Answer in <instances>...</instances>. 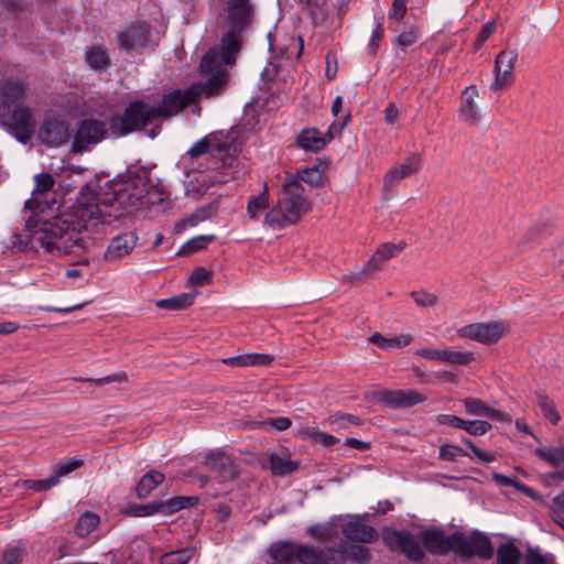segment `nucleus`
Listing matches in <instances>:
<instances>
[{
  "mask_svg": "<svg viewBox=\"0 0 564 564\" xmlns=\"http://www.w3.org/2000/svg\"><path fill=\"white\" fill-rule=\"evenodd\" d=\"M491 429V424L484 420L465 421L464 431L474 436H481Z\"/></svg>",
  "mask_w": 564,
  "mask_h": 564,
  "instance_id": "nucleus-50",
  "label": "nucleus"
},
{
  "mask_svg": "<svg viewBox=\"0 0 564 564\" xmlns=\"http://www.w3.org/2000/svg\"><path fill=\"white\" fill-rule=\"evenodd\" d=\"M327 422L333 430L338 431L346 429L348 424L360 425L361 420L358 416L348 413H336L327 419Z\"/></svg>",
  "mask_w": 564,
  "mask_h": 564,
  "instance_id": "nucleus-43",
  "label": "nucleus"
},
{
  "mask_svg": "<svg viewBox=\"0 0 564 564\" xmlns=\"http://www.w3.org/2000/svg\"><path fill=\"white\" fill-rule=\"evenodd\" d=\"M127 379H128L127 373L122 371V372L109 375V376L98 378V379L76 378L75 380L79 381V382H91V383H95L96 386H105V384H109L112 382H124V381H127Z\"/></svg>",
  "mask_w": 564,
  "mask_h": 564,
  "instance_id": "nucleus-51",
  "label": "nucleus"
},
{
  "mask_svg": "<svg viewBox=\"0 0 564 564\" xmlns=\"http://www.w3.org/2000/svg\"><path fill=\"white\" fill-rule=\"evenodd\" d=\"M193 553L194 551L192 549H182L165 553L161 557V564H187Z\"/></svg>",
  "mask_w": 564,
  "mask_h": 564,
  "instance_id": "nucleus-44",
  "label": "nucleus"
},
{
  "mask_svg": "<svg viewBox=\"0 0 564 564\" xmlns=\"http://www.w3.org/2000/svg\"><path fill=\"white\" fill-rule=\"evenodd\" d=\"M299 462H294L288 454H272L270 456V469L274 476H285L299 468Z\"/></svg>",
  "mask_w": 564,
  "mask_h": 564,
  "instance_id": "nucleus-31",
  "label": "nucleus"
},
{
  "mask_svg": "<svg viewBox=\"0 0 564 564\" xmlns=\"http://www.w3.org/2000/svg\"><path fill=\"white\" fill-rule=\"evenodd\" d=\"M209 272L204 267L196 268L189 276L193 285H203L209 280Z\"/></svg>",
  "mask_w": 564,
  "mask_h": 564,
  "instance_id": "nucleus-62",
  "label": "nucleus"
},
{
  "mask_svg": "<svg viewBox=\"0 0 564 564\" xmlns=\"http://www.w3.org/2000/svg\"><path fill=\"white\" fill-rule=\"evenodd\" d=\"M335 550H338V564H345L348 560L357 564H366L371 560L370 550L362 545H348L346 542H340Z\"/></svg>",
  "mask_w": 564,
  "mask_h": 564,
  "instance_id": "nucleus-26",
  "label": "nucleus"
},
{
  "mask_svg": "<svg viewBox=\"0 0 564 564\" xmlns=\"http://www.w3.org/2000/svg\"><path fill=\"white\" fill-rule=\"evenodd\" d=\"M333 524L338 525L343 535L349 541L372 543L379 538L377 530L358 517L338 516L333 518Z\"/></svg>",
  "mask_w": 564,
  "mask_h": 564,
  "instance_id": "nucleus-13",
  "label": "nucleus"
},
{
  "mask_svg": "<svg viewBox=\"0 0 564 564\" xmlns=\"http://www.w3.org/2000/svg\"><path fill=\"white\" fill-rule=\"evenodd\" d=\"M369 341L378 345L383 349L402 348L411 344L412 336L410 334H403L398 337L386 338L381 334L375 333L369 338Z\"/></svg>",
  "mask_w": 564,
  "mask_h": 564,
  "instance_id": "nucleus-33",
  "label": "nucleus"
},
{
  "mask_svg": "<svg viewBox=\"0 0 564 564\" xmlns=\"http://www.w3.org/2000/svg\"><path fill=\"white\" fill-rule=\"evenodd\" d=\"M297 144L306 151L317 152L326 145V139H324L321 132L315 129H304L297 135Z\"/></svg>",
  "mask_w": 564,
  "mask_h": 564,
  "instance_id": "nucleus-27",
  "label": "nucleus"
},
{
  "mask_svg": "<svg viewBox=\"0 0 564 564\" xmlns=\"http://www.w3.org/2000/svg\"><path fill=\"white\" fill-rule=\"evenodd\" d=\"M305 2L310 8L314 21L323 22L326 19V12L321 8L322 0H301Z\"/></svg>",
  "mask_w": 564,
  "mask_h": 564,
  "instance_id": "nucleus-59",
  "label": "nucleus"
},
{
  "mask_svg": "<svg viewBox=\"0 0 564 564\" xmlns=\"http://www.w3.org/2000/svg\"><path fill=\"white\" fill-rule=\"evenodd\" d=\"M271 564H338L335 546L317 550L311 545L282 542L271 546Z\"/></svg>",
  "mask_w": 564,
  "mask_h": 564,
  "instance_id": "nucleus-6",
  "label": "nucleus"
},
{
  "mask_svg": "<svg viewBox=\"0 0 564 564\" xmlns=\"http://www.w3.org/2000/svg\"><path fill=\"white\" fill-rule=\"evenodd\" d=\"M338 525L333 524V519L327 524H317L308 528V533L316 540H327L337 535Z\"/></svg>",
  "mask_w": 564,
  "mask_h": 564,
  "instance_id": "nucleus-42",
  "label": "nucleus"
},
{
  "mask_svg": "<svg viewBox=\"0 0 564 564\" xmlns=\"http://www.w3.org/2000/svg\"><path fill=\"white\" fill-rule=\"evenodd\" d=\"M421 167V155L412 153L400 166L391 167L384 176V187L390 188L395 184L415 174Z\"/></svg>",
  "mask_w": 564,
  "mask_h": 564,
  "instance_id": "nucleus-22",
  "label": "nucleus"
},
{
  "mask_svg": "<svg viewBox=\"0 0 564 564\" xmlns=\"http://www.w3.org/2000/svg\"><path fill=\"white\" fill-rule=\"evenodd\" d=\"M465 412L474 416H490L496 421L510 423L511 416L502 411L489 408L482 400L467 398L463 401Z\"/></svg>",
  "mask_w": 564,
  "mask_h": 564,
  "instance_id": "nucleus-25",
  "label": "nucleus"
},
{
  "mask_svg": "<svg viewBox=\"0 0 564 564\" xmlns=\"http://www.w3.org/2000/svg\"><path fill=\"white\" fill-rule=\"evenodd\" d=\"M452 552L460 558H471L478 556L489 560L494 556V547L490 539L478 531H474L469 535L462 532L452 534Z\"/></svg>",
  "mask_w": 564,
  "mask_h": 564,
  "instance_id": "nucleus-8",
  "label": "nucleus"
},
{
  "mask_svg": "<svg viewBox=\"0 0 564 564\" xmlns=\"http://www.w3.org/2000/svg\"><path fill=\"white\" fill-rule=\"evenodd\" d=\"M270 205L268 185H263L262 192L258 196H252L247 203V214L250 219H258Z\"/></svg>",
  "mask_w": 564,
  "mask_h": 564,
  "instance_id": "nucleus-32",
  "label": "nucleus"
},
{
  "mask_svg": "<svg viewBox=\"0 0 564 564\" xmlns=\"http://www.w3.org/2000/svg\"><path fill=\"white\" fill-rule=\"evenodd\" d=\"M463 443L466 444L473 452V454L482 463H492L496 460V456L492 453L485 452L477 447L474 442L469 438H463Z\"/></svg>",
  "mask_w": 564,
  "mask_h": 564,
  "instance_id": "nucleus-58",
  "label": "nucleus"
},
{
  "mask_svg": "<svg viewBox=\"0 0 564 564\" xmlns=\"http://www.w3.org/2000/svg\"><path fill=\"white\" fill-rule=\"evenodd\" d=\"M311 209L305 186L288 174L276 204L264 216V224L272 229H282L297 224Z\"/></svg>",
  "mask_w": 564,
  "mask_h": 564,
  "instance_id": "nucleus-3",
  "label": "nucleus"
},
{
  "mask_svg": "<svg viewBox=\"0 0 564 564\" xmlns=\"http://www.w3.org/2000/svg\"><path fill=\"white\" fill-rule=\"evenodd\" d=\"M474 360V354L470 351L442 349V361L451 365H468Z\"/></svg>",
  "mask_w": 564,
  "mask_h": 564,
  "instance_id": "nucleus-38",
  "label": "nucleus"
},
{
  "mask_svg": "<svg viewBox=\"0 0 564 564\" xmlns=\"http://www.w3.org/2000/svg\"><path fill=\"white\" fill-rule=\"evenodd\" d=\"M149 40V26L145 23L129 25L119 34V45L124 51L139 50Z\"/></svg>",
  "mask_w": 564,
  "mask_h": 564,
  "instance_id": "nucleus-21",
  "label": "nucleus"
},
{
  "mask_svg": "<svg viewBox=\"0 0 564 564\" xmlns=\"http://www.w3.org/2000/svg\"><path fill=\"white\" fill-rule=\"evenodd\" d=\"M195 295L192 293H182L170 299L159 300L156 306L163 310H183L194 303Z\"/></svg>",
  "mask_w": 564,
  "mask_h": 564,
  "instance_id": "nucleus-35",
  "label": "nucleus"
},
{
  "mask_svg": "<svg viewBox=\"0 0 564 564\" xmlns=\"http://www.w3.org/2000/svg\"><path fill=\"white\" fill-rule=\"evenodd\" d=\"M69 137L68 126L64 121L54 118L45 120L40 130V139L51 147L66 143Z\"/></svg>",
  "mask_w": 564,
  "mask_h": 564,
  "instance_id": "nucleus-19",
  "label": "nucleus"
},
{
  "mask_svg": "<svg viewBox=\"0 0 564 564\" xmlns=\"http://www.w3.org/2000/svg\"><path fill=\"white\" fill-rule=\"evenodd\" d=\"M411 297L419 306L424 308L433 307L437 304V296L424 291L412 292Z\"/></svg>",
  "mask_w": 564,
  "mask_h": 564,
  "instance_id": "nucleus-54",
  "label": "nucleus"
},
{
  "mask_svg": "<svg viewBox=\"0 0 564 564\" xmlns=\"http://www.w3.org/2000/svg\"><path fill=\"white\" fill-rule=\"evenodd\" d=\"M382 540L390 551L402 553L411 562L419 563L425 557L421 535L386 528L382 531Z\"/></svg>",
  "mask_w": 564,
  "mask_h": 564,
  "instance_id": "nucleus-9",
  "label": "nucleus"
},
{
  "mask_svg": "<svg viewBox=\"0 0 564 564\" xmlns=\"http://www.w3.org/2000/svg\"><path fill=\"white\" fill-rule=\"evenodd\" d=\"M300 184H306L310 188L317 187L322 183V175L316 167H307L296 175L291 174Z\"/></svg>",
  "mask_w": 564,
  "mask_h": 564,
  "instance_id": "nucleus-41",
  "label": "nucleus"
},
{
  "mask_svg": "<svg viewBox=\"0 0 564 564\" xmlns=\"http://www.w3.org/2000/svg\"><path fill=\"white\" fill-rule=\"evenodd\" d=\"M107 131L105 121L97 119L83 120L74 134L72 151L82 153L89 150L107 137Z\"/></svg>",
  "mask_w": 564,
  "mask_h": 564,
  "instance_id": "nucleus-12",
  "label": "nucleus"
},
{
  "mask_svg": "<svg viewBox=\"0 0 564 564\" xmlns=\"http://www.w3.org/2000/svg\"><path fill=\"white\" fill-rule=\"evenodd\" d=\"M508 333V325L505 322L473 323L457 329L462 338L475 340L484 345H492L503 338Z\"/></svg>",
  "mask_w": 564,
  "mask_h": 564,
  "instance_id": "nucleus-11",
  "label": "nucleus"
},
{
  "mask_svg": "<svg viewBox=\"0 0 564 564\" xmlns=\"http://www.w3.org/2000/svg\"><path fill=\"white\" fill-rule=\"evenodd\" d=\"M303 52V41L301 37H290V44L282 51V55L288 59H299Z\"/></svg>",
  "mask_w": 564,
  "mask_h": 564,
  "instance_id": "nucleus-53",
  "label": "nucleus"
},
{
  "mask_svg": "<svg viewBox=\"0 0 564 564\" xmlns=\"http://www.w3.org/2000/svg\"><path fill=\"white\" fill-rule=\"evenodd\" d=\"M197 497H174L166 501L159 500V512L164 516H171L182 509L193 507L197 503Z\"/></svg>",
  "mask_w": 564,
  "mask_h": 564,
  "instance_id": "nucleus-30",
  "label": "nucleus"
},
{
  "mask_svg": "<svg viewBox=\"0 0 564 564\" xmlns=\"http://www.w3.org/2000/svg\"><path fill=\"white\" fill-rule=\"evenodd\" d=\"M421 37L420 30L415 26H411L406 30H404L402 33H400L395 43L401 47H409L414 45L419 39Z\"/></svg>",
  "mask_w": 564,
  "mask_h": 564,
  "instance_id": "nucleus-47",
  "label": "nucleus"
},
{
  "mask_svg": "<svg viewBox=\"0 0 564 564\" xmlns=\"http://www.w3.org/2000/svg\"><path fill=\"white\" fill-rule=\"evenodd\" d=\"M144 172L141 174L128 172L113 180L107 181L102 186L85 184L74 197L65 198L56 209L41 197L54 186L55 180L50 173L35 175V186L32 197L25 202V207L41 214L52 212V226L57 249L68 251L80 241V232L93 230L98 225L111 224L119 218L149 207L153 202Z\"/></svg>",
  "mask_w": 564,
  "mask_h": 564,
  "instance_id": "nucleus-1",
  "label": "nucleus"
},
{
  "mask_svg": "<svg viewBox=\"0 0 564 564\" xmlns=\"http://www.w3.org/2000/svg\"><path fill=\"white\" fill-rule=\"evenodd\" d=\"M467 453L457 445L444 444L440 447V458L447 462H455L460 456H466Z\"/></svg>",
  "mask_w": 564,
  "mask_h": 564,
  "instance_id": "nucleus-52",
  "label": "nucleus"
},
{
  "mask_svg": "<svg viewBox=\"0 0 564 564\" xmlns=\"http://www.w3.org/2000/svg\"><path fill=\"white\" fill-rule=\"evenodd\" d=\"M535 454L552 466H564V448L542 449L536 448Z\"/></svg>",
  "mask_w": 564,
  "mask_h": 564,
  "instance_id": "nucleus-45",
  "label": "nucleus"
},
{
  "mask_svg": "<svg viewBox=\"0 0 564 564\" xmlns=\"http://www.w3.org/2000/svg\"><path fill=\"white\" fill-rule=\"evenodd\" d=\"M518 54L514 51H501L495 61V79L490 86L492 90H499L512 80L514 63Z\"/></svg>",
  "mask_w": 564,
  "mask_h": 564,
  "instance_id": "nucleus-16",
  "label": "nucleus"
},
{
  "mask_svg": "<svg viewBox=\"0 0 564 564\" xmlns=\"http://www.w3.org/2000/svg\"><path fill=\"white\" fill-rule=\"evenodd\" d=\"M0 122L22 143H26L35 130L33 113L29 107L23 105L0 110Z\"/></svg>",
  "mask_w": 564,
  "mask_h": 564,
  "instance_id": "nucleus-10",
  "label": "nucleus"
},
{
  "mask_svg": "<svg viewBox=\"0 0 564 564\" xmlns=\"http://www.w3.org/2000/svg\"><path fill=\"white\" fill-rule=\"evenodd\" d=\"M478 89L475 85L466 87L460 97L458 117L462 121L469 124H478L481 120V112L476 102Z\"/></svg>",
  "mask_w": 564,
  "mask_h": 564,
  "instance_id": "nucleus-17",
  "label": "nucleus"
},
{
  "mask_svg": "<svg viewBox=\"0 0 564 564\" xmlns=\"http://www.w3.org/2000/svg\"><path fill=\"white\" fill-rule=\"evenodd\" d=\"M372 399L384 406L393 409L410 408L425 401L424 395L412 389H382L375 391Z\"/></svg>",
  "mask_w": 564,
  "mask_h": 564,
  "instance_id": "nucleus-14",
  "label": "nucleus"
},
{
  "mask_svg": "<svg viewBox=\"0 0 564 564\" xmlns=\"http://www.w3.org/2000/svg\"><path fill=\"white\" fill-rule=\"evenodd\" d=\"M208 154L213 170L231 169L238 161V149L228 132H212L195 142L182 160H194Z\"/></svg>",
  "mask_w": 564,
  "mask_h": 564,
  "instance_id": "nucleus-5",
  "label": "nucleus"
},
{
  "mask_svg": "<svg viewBox=\"0 0 564 564\" xmlns=\"http://www.w3.org/2000/svg\"><path fill=\"white\" fill-rule=\"evenodd\" d=\"M212 216V207L205 206L196 209L192 215L188 217L182 219L177 225L176 228L184 229L186 227H194L198 225L202 221H205L209 219Z\"/></svg>",
  "mask_w": 564,
  "mask_h": 564,
  "instance_id": "nucleus-40",
  "label": "nucleus"
},
{
  "mask_svg": "<svg viewBox=\"0 0 564 564\" xmlns=\"http://www.w3.org/2000/svg\"><path fill=\"white\" fill-rule=\"evenodd\" d=\"M221 17L228 31L221 39L220 52L209 51L218 54V67L234 63V55L241 47L242 34L253 22L254 8L251 2H225Z\"/></svg>",
  "mask_w": 564,
  "mask_h": 564,
  "instance_id": "nucleus-4",
  "label": "nucleus"
},
{
  "mask_svg": "<svg viewBox=\"0 0 564 564\" xmlns=\"http://www.w3.org/2000/svg\"><path fill=\"white\" fill-rule=\"evenodd\" d=\"M406 14V0H393L392 9L389 13L390 18L402 20Z\"/></svg>",
  "mask_w": 564,
  "mask_h": 564,
  "instance_id": "nucleus-64",
  "label": "nucleus"
},
{
  "mask_svg": "<svg viewBox=\"0 0 564 564\" xmlns=\"http://www.w3.org/2000/svg\"><path fill=\"white\" fill-rule=\"evenodd\" d=\"M203 465L206 469L215 471L221 484L234 480L238 475L232 456L219 449L206 453L203 456Z\"/></svg>",
  "mask_w": 564,
  "mask_h": 564,
  "instance_id": "nucleus-15",
  "label": "nucleus"
},
{
  "mask_svg": "<svg viewBox=\"0 0 564 564\" xmlns=\"http://www.w3.org/2000/svg\"><path fill=\"white\" fill-rule=\"evenodd\" d=\"M23 550L20 545H9L2 556V564H21Z\"/></svg>",
  "mask_w": 564,
  "mask_h": 564,
  "instance_id": "nucleus-55",
  "label": "nucleus"
},
{
  "mask_svg": "<svg viewBox=\"0 0 564 564\" xmlns=\"http://www.w3.org/2000/svg\"><path fill=\"white\" fill-rule=\"evenodd\" d=\"M305 434L310 438L314 440L315 442H317L318 444H321L325 447H330V446L339 443V438H337L336 436L328 434V433L318 432L313 427L307 429Z\"/></svg>",
  "mask_w": 564,
  "mask_h": 564,
  "instance_id": "nucleus-49",
  "label": "nucleus"
},
{
  "mask_svg": "<svg viewBox=\"0 0 564 564\" xmlns=\"http://www.w3.org/2000/svg\"><path fill=\"white\" fill-rule=\"evenodd\" d=\"M247 359V366H269L273 360L274 357L272 355L268 354H256L250 352L246 354Z\"/></svg>",
  "mask_w": 564,
  "mask_h": 564,
  "instance_id": "nucleus-57",
  "label": "nucleus"
},
{
  "mask_svg": "<svg viewBox=\"0 0 564 564\" xmlns=\"http://www.w3.org/2000/svg\"><path fill=\"white\" fill-rule=\"evenodd\" d=\"M218 54L207 52L199 64V74L209 75L205 84H193L185 89H175L162 97L161 105L154 106L158 118H169L182 111L187 106L194 104L202 95L210 97L219 94L227 79V73L223 67H218Z\"/></svg>",
  "mask_w": 564,
  "mask_h": 564,
  "instance_id": "nucleus-2",
  "label": "nucleus"
},
{
  "mask_svg": "<svg viewBox=\"0 0 564 564\" xmlns=\"http://www.w3.org/2000/svg\"><path fill=\"white\" fill-rule=\"evenodd\" d=\"M291 420L285 416L269 419L263 422V425L265 427H272L279 432L288 430L291 426Z\"/></svg>",
  "mask_w": 564,
  "mask_h": 564,
  "instance_id": "nucleus-60",
  "label": "nucleus"
},
{
  "mask_svg": "<svg viewBox=\"0 0 564 564\" xmlns=\"http://www.w3.org/2000/svg\"><path fill=\"white\" fill-rule=\"evenodd\" d=\"M85 62L91 69L102 70L109 66L110 58L104 46L95 45L86 50Z\"/></svg>",
  "mask_w": 564,
  "mask_h": 564,
  "instance_id": "nucleus-28",
  "label": "nucleus"
},
{
  "mask_svg": "<svg viewBox=\"0 0 564 564\" xmlns=\"http://www.w3.org/2000/svg\"><path fill=\"white\" fill-rule=\"evenodd\" d=\"M465 421L456 415L451 414H441L437 416V422L440 424L449 425L456 429L464 430Z\"/></svg>",
  "mask_w": 564,
  "mask_h": 564,
  "instance_id": "nucleus-63",
  "label": "nucleus"
},
{
  "mask_svg": "<svg viewBox=\"0 0 564 564\" xmlns=\"http://www.w3.org/2000/svg\"><path fill=\"white\" fill-rule=\"evenodd\" d=\"M423 549L434 555H444L452 551V534L446 535L443 530L430 528L421 534Z\"/></svg>",
  "mask_w": 564,
  "mask_h": 564,
  "instance_id": "nucleus-18",
  "label": "nucleus"
},
{
  "mask_svg": "<svg viewBox=\"0 0 564 564\" xmlns=\"http://www.w3.org/2000/svg\"><path fill=\"white\" fill-rule=\"evenodd\" d=\"M25 85L20 80L6 79L0 84V110L21 105L25 97Z\"/></svg>",
  "mask_w": 564,
  "mask_h": 564,
  "instance_id": "nucleus-23",
  "label": "nucleus"
},
{
  "mask_svg": "<svg viewBox=\"0 0 564 564\" xmlns=\"http://www.w3.org/2000/svg\"><path fill=\"white\" fill-rule=\"evenodd\" d=\"M100 519L94 513L86 511L77 520L75 524V533L78 538H86L94 532L99 525Z\"/></svg>",
  "mask_w": 564,
  "mask_h": 564,
  "instance_id": "nucleus-34",
  "label": "nucleus"
},
{
  "mask_svg": "<svg viewBox=\"0 0 564 564\" xmlns=\"http://www.w3.org/2000/svg\"><path fill=\"white\" fill-rule=\"evenodd\" d=\"M404 248V241H400L399 243H382L367 261L362 268V273H371L379 270L386 261L395 258Z\"/></svg>",
  "mask_w": 564,
  "mask_h": 564,
  "instance_id": "nucleus-24",
  "label": "nucleus"
},
{
  "mask_svg": "<svg viewBox=\"0 0 564 564\" xmlns=\"http://www.w3.org/2000/svg\"><path fill=\"white\" fill-rule=\"evenodd\" d=\"M155 111L153 105H149L144 100H133L122 113L110 117L109 129L116 137H124L140 131L158 118Z\"/></svg>",
  "mask_w": 564,
  "mask_h": 564,
  "instance_id": "nucleus-7",
  "label": "nucleus"
},
{
  "mask_svg": "<svg viewBox=\"0 0 564 564\" xmlns=\"http://www.w3.org/2000/svg\"><path fill=\"white\" fill-rule=\"evenodd\" d=\"M58 481H57V477L55 476H52L47 479H42V480H29L28 481V486L30 488H33L37 491H43V490H47L50 488H52L53 486L57 485Z\"/></svg>",
  "mask_w": 564,
  "mask_h": 564,
  "instance_id": "nucleus-61",
  "label": "nucleus"
},
{
  "mask_svg": "<svg viewBox=\"0 0 564 564\" xmlns=\"http://www.w3.org/2000/svg\"><path fill=\"white\" fill-rule=\"evenodd\" d=\"M215 238L216 237L214 235H203L192 238L181 247V249L177 251V254H189L203 250L209 242L214 241Z\"/></svg>",
  "mask_w": 564,
  "mask_h": 564,
  "instance_id": "nucleus-39",
  "label": "nucleus"
},
{
  "mask_svg": "<svg viewBox=\"0 0 564 564\" xmlns=\"http://www.w3.org/2000/svg\"><path fill=\"white\" fill-rule=\"evenodd\" d=\"M83 465V460L77 457L68 458L66 460L59 462L55 467V477H57V481H59L61 477H64L72 471L78 469Z\"/></svg>",
  "mask_w": 564,
  "mask_h": 564,
  "instance_id": "nucleus-46",
  "label": "nucleus"
},
{
  "mask_svg": "<svg viewBox=\"0 0 564 564\" xmlns=\"http://www.w3.org/2000/svg\"><path fill=\"white\" fill-rule=\"evenodd\" d=\"M127 513L132 517H148L159 512V500L152 501L148 505H134L129 507Z\"/></svg>",
  "mask_w": 564,
  "mask_h": 564,
  "instance_id": "nucleus-48",
  "label": "nucleus"
},
{
  "mask_svg": "<svg viewBox=\"0 0 564 564\" xmlns=\"http://www.w3.org/2000/svg\"><path fill=\"white\" fill-rule=\"evenodd\" d=\"M138 235L133 231L123 232L113 237L104 254L108 261L123 258L132 252L138 243Z\"/></svg>",
  "mask_w": 564,
  "mask_h": 564,
  "instance_id": "nucleus-20",
  "label": "nucleus"
},
{
  "mask_svg": "<svg viewBox=\"0 0 564 564\" xmlns=\"http://www.w3.org/2000/svg\"><path fill=\"white\" fill-rule=\"evenodd\" d=\"M536 405L540 408L542 415L549 420L552 424H557L561 416L557 412L556 405L547 395L536 394Z\"/></svg>",
  "mask_w": 564,
  "mask_h": 564,
  "instance_id": "nucleus-37",
  "label": "nucleus"
},
{
  "mask_svg": "<svg viewBox=\"0 0 564 564\" xmlns=\"http://www.w3.org/2000/svg\"><path fill=\"white\" fill-rule=\"evenodd\" d=\"M492 478L499 485L513 487V488L521 490L528 495H531V492H532V490L530 488L525 487L517 479L510 478L508 476L495 473V474H492Z\"/></svg>",
  "mask_w": 564,
  "mask_h": 564,
  "instance_id": "nucleus-56",
  "label": "nucleus"
},
{
  "mask_svg": "<svg viewBox=\"0 0 564 564\" xmlns=\"http://www.w3.org/2000/svg\"><path fill=\"white\" fill-rule=\"evenodd\" d=\"M164 475L158 470L148 471L143 475L135 487L137 496L140 499L147 498L160 484L164 481Z\"/></svg>",
  "mask_w": 564,
  "mask_h": 564,
  "instance_id": "nucleus-29",
  "label": "nucleus"
},
{
  "mask_svg": "<svg viewBox=\"0 0 564 564\" xmlns=\"http://www.w3.org/2000/svg\"><path fill=\"white\" fill-rule=\"evenodd\" d=\"M520 555L512 542L500 544L497 549V564H519Z\"/></svg>",
  "mask_w": 564,
  "mask_h": 564,
  "instance_id": "nucleus-36",
  "label": "nucleus"
}]
</instances>
